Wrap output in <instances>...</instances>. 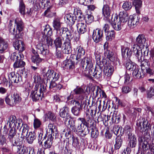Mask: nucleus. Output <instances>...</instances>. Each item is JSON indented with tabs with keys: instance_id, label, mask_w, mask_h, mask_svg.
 <instances>
[{
	"instance_id": "56",
	"label": "nucleus",
	"mask_w": 154,
	"mask_h": 154,
	"mask_svg": "<svg viewBox=\"0 0 154 154\" xmlns=\"http://www.w3.org/2000/svg\"><path fill=\"white\" fill-rule=\"evenodd\" d=\"M16 131H15V128H11L10 130L8 133V140H10L11 141L12 140L13 138L15 137Z\"/></svg>"
},
{
	"instance_id": "30",
	"label": "nucleus",
	"mask_w": 154,
	"mask_h": 154,
	"mask_svg": "<svg viewBox=\"0 0 154 154\" xmlns=\"http://www.w3.org/2000/svg\"><path fill=\"white\" fill-rule=\"evenodd\" d=\"M43 96L35 89L34 90L31 91L30 94V97L31 98L32 100L35 102L38 101L39 99H42Z\"/></svg>"
},
{
	"instance_id": "44",
	"label": "nucleus",
	"mask_w": 154,
	"mask_h": 154,
	"mask_svg": "<svg viewBox=\"0 0 154 154\" xmlns=\"http://www.w3.org/2000/svg\"><path fill=\"white\" fill-rule=\"evenodd\" d=\"M118 19V17H115L114 19V21L112 23V25L113 28L116 30H119L121 29L122 26H123L122 23L119 21L116 23V20Z\"/></svg>"
},
{
	"instance_id": "35",
	"label": "nucleus",
	"mask_w": 154,
	"mask_h": 154,
	"mask_svg": "<svg viewBox=\"0 0 154 154\" xmlns=\"http://www.w3.org/2000/svg\"><path fill=\"white\" fill-rule=\"evenodd\" d=\"M27 142L29 144H32L36 138V134L34 131H30L25 137Z\"/></svg>"
},
{
	"instance_id": "55",
	"label": "nucleus",
	"mask_w": 154,
	"mask_h": 154,
	"mask_svg": "<svg viewBox=\"0 0 154 154\" xmlns=\"http://www.w3.org/2000/svg\"><path fill=\"white\" fill-rule=\"evenodd\" d=\"M91 137L94 138H97L99 135V132L98 129L95 127H92L91 128Z\"/></svg>"
},
{
	"instance_id": "63",
	"label": "nucleus",
	"mask_w": 154,
	"mask_h": 154,
	"mask_svg": "<svg viewBox=\"0 0 154 154\" xmlns=\"http://www.w3.org/2000/svg\"><path fill=\"white\" fill-rule=\"evenodd\" d=\"M55 13L52 12L50 10V8H48L44 12L45 15L47 17H51L54 16Z\"/></svg>"
},
{
	"instance_id": "38",
	"label": "nucleus",
	"mask_w": 154,
	"mask_h": 154,
	"mask_svg": "<svg viewBox=\"0 0 154 154\" xmlns=\"http://www.w3.org/2000/svg\"><path fill=\"white\" fill-rule=\"evenodd\" d=\"M69 108L67 106L65 105L64 107L61 109L60 110L59 113L60 116L63 118L69 117Z\"/></svg>"
},
{
	"instance_id": "2",
	"label": "nucleus",
	"mask_w": 154,
	"mask_h": 154,
	"mask_svg": "<svg viewBox=\"0 0 154 154\" xmlns=\"http://www.w3.org/2000/svg\"><path fill=\"white\" fill-rule=\"evenodd\" d=\"M83 68L85 67L83 73L90 79H101L102 78V70L98 68L97 70L94 69L91 60L88 57L83 59L81 61Z\"/></svg>"
},
{
	"instance_id": "42",
	"label": "nucleus",
	"mask_w": 154,
	"mask_h": 154,
	"mask_svg": "<svg viewBox=\"0 0 154 154\" xmlns=\"http://www.w3.org/2000/svg\"><path fill=\"white\" fill-rule=\"evenodd\" d=\"M62 23L60 22V19L58 18H54L52 22V25L54 29L56 31L61 27Z\"/></svg>"
},
{
	"instance_id": "20",
	"label": "nucleus",
	"mask_w": 154,
	"mask_h": 154,
	"mask_svg": "<svg viewBox=\"0 0 154 154\" xmlns=\"http://www.w3.org/2000/svg\"><path fill=\"white\" fill-rule=\"evenodd\" d=\"M108 45V43L106 42L103 45L104 49L106 53L107 54V58L111 61L113 62L115 59V56L114 53L111 51L109 50L107 47Z\"/></svg>"
},
{
	"instance_id": "47",
	"label": "nucleus",
	"mask_w": 154,
	"mask_h": 154,
	"mask_svg": "<svg viewBox=\"0 0 154 154\" xmlns=\"http://www.w3.org/2000/svg\"><path fill=\"white\" fill-rule=\"evenodd\" d=\"M25 5L23 0H20L19 5V11L21 15L24 17L25 15Z\"/></svg>"
},
{
	"instance_id": "17",
	"label": "nucleus",
	"mask_w": 154,
	"mask_h": 154,
	"mask_svg": "<svg viewBox=\"0 0 154 154\" xmlns=\"http://www.w3.org/2000/svg\"><path fill=\"white\" fill-rule=\"evenodd\" d=\"M9 31L11 34L13 35L14 38H22L23 35V32H19L17 29L16 31L15 27L13 26L11 24L9 25Z\"/></svg>"
},
{
	"instance_id": "57",
	"label": "nucleus",
	"mask_w": 154,
	"mask_h": 154,
	"mask_svg": "<svg viewBox=\"0 0 154 154\" xmlns=\"http://www.w3.org/2000/svg\"><path fill=\"white\" fill-rule=\"evenodd\" d=\"M72 140V145L75 148H79V141L77 137L73 136L71 139Z\"/></svg>"
},
{
	"instance_id": "40",
	"label": "nucleus",
	"mask_w": 154,
	"mask_h": 154,
	"mask_svg": "<svg viewBox=\"0 0 154 154\" xmlns=\"http://www.w3.org/2000/svg\"><path fill=\"white\" fill-rule=\"evenodd\" d=\"M66 19L68 20L70 24L73 25L76 20H77V17H75L74 12L73 14H69L66 15Z\"/></svg>"
},
{
	"instance_id": "49",
	"label": "nucleus",
	"mask_w": 154,
	"mask_h": 154,
	"mask_svg": "<svg viewBox=\"0 0 154 154\" xmlns=\"http://www.w3.org/2000/svg\"><path fill=\"white\" fill-rule=\"evenodd\" d=\"M45 69L44 68L42 69V74L43 76L44 77L45 76L47 78V80H48L52 77L54 71L52 69H49L46 72H44Z\"/></svg>"
},
{
	"instance_id": "32",
	"label": "nucleus",
	"mask_w": 154,
	"mask_h": 154,
	"mask_svg": "<svg viewBox=\"0 0 154 154\" xmlns=\"http://www.w3.org/2000/svg\"><path fill=\"white\" fill-rule=\"evenodd\" d=\"M114 71V67L109 63L104 68L103 72L105 75L109 77L112 75Z\"/></svg>"
},
{
	"instance_id": "64",
	"label": "nucleus",
	"mask_w": 154,
	"mask_h": 154,
	"mask_svg": "<svg viewBox=\"0 0 154 154\" xmlns=\"http://www.w3.org/2000/svg\"><path fill=\"white\" fill-rule=\"evenodd\" d=\"M94 16L91 14H86L85 15V19L88 23H91L94 20Z\"/></svg>"
},
{
	"instance_id": "12",
	"label": "nucleus",
	"mask_w": 154,
	"mask_h": 154,
	"mask_svg": "<svg viewBox=\"0 0 154 154\" xmlns=\"http://www.w3.org/2000/svg\"><path fill=\"white\" fill-rule=\"evenodd\" d=\"M8 77L10 82L11 83H18L22 81L21 76L19 73H15L14 72H11Z\"/></svg>"
},
{
	"instance_id": "58",
	"label": "nucleus",
	"mask_w": 154,
	"mask_h": 154,
	"mask_svg": "<svg viewBox=\"0 0 154 154\" xmlns=\"http://www.w3.org/2000/svg\"><path fill=\"white\" fill-rule=\"evenodd\" d=\"M48 128L49 130L50 133H51L49 134H52V136H54V133L57 131L56 126L53 124H49L48 125Z\"/></svg>"
},
{
	"instance_id": "1",
	"label": "nucleus",
	"mask_w": 154,
	"mask_h": 154,
	"mask_svg": "<svg viewBox=\"0 0 154 154\" xmlns=\"http://www.w3.org/2000/svg\"><path fill=\"white\" fill-rule=\"evenodd\" d=\"M42 35L41 38V43L38 44L36 48L40 52V54L45 57L49 58V50L47 48L48 47L53 48V40L51 37L53 35L52 28L49 25L46 26L44 30L42 32Z\"/></svg>"
},
{
	"instance_id": "26",
	"label": "nucleus",
	"mask_w": 154,
	"mask_h": 154,
	"mask_svg": "<svg viewBox=\"0 0 154 154\" xmlns=\"http://www.w3.org/2000/svg\"><path fill=\"white\" fill-rule=\"evenodd\" d=\"M44 1H45V0H31L30 2L35 8L37 9L45 7L46 4L44 3Z\"/></svg>"
},
{
	"instance_id": "15",
	"label": "nucleus",
	"mask_w": 154,
	"mask_h": 154,
	"mask_svg": "<svg viewBox=\"0 0 154 154\" xmlns=\"http://www.w3.org/2000/svg\"><path fill=\"white\" fill-rule=\"evenodd\" d=\"M57 32V36H58L62 38V35L65 33L66 34V35L65 37V40H66V37L67 35H71V39L72 38V34L71 33V31L69 30L67 28L60 27L57 30H56Z\"/></svg>"
},
{
	"instance_id": "8",
	"label": "nucleus",
	"mask_w": 154,
	"mask_h": 154,
	"mask_svg": "<svg viewBox=\"0 0 154 154\" xmlns=\"http://www.w3.org/2000/svg\"><path fill=\"white\" fill-rule=\"evenodd\" d=\"M72 91L74 95H77L75 98L77 100L82 101L87 97L85 90L80 87H77Z\"/></svg>"
},
{
	"instance_id": "10",
	"label": "nucleus",
	"mask_w": 154,
	"mask_h": 154,
	"mask_svg": "<svg viewBox=\"0 0 154 154\" xmlns=\"http://www.w3.org/2000/svg\"><path fill=\"white\" fill-rule=\"evenodd\" d=\"M86 116L85 118H82L84 123V125H85L86 127L90 128L94 127L96 125V121L92 117L89 116L88 113H86Z\"/></svg>"
},
{
	"instance_id": "14",
	"label": "nucleus",
	"mask_w": 154,
	"mask_h": 154,
	"mask_svg": "<svg viewBox=\"0 0 154 154\" xmlns=\"http://www.w3.org/2000/svg\"><path fill=\"white\" fill-rule=\"evenodd\" d=\"M65 56L66 57V59L63 62V66L65 69L72 70L75 68V62L71 60L67 59L68 56Z\"/></svg>"
},
{
	"instance_id": "23",
	"label": "nucleus",
	"mask_w": 154,
	"mask_h": 154,
	"mask_svg": "<svg viewBox=\"0 0 154 154\" xmlns=\"http://www.w3.org/2000/svg\"><path fill=\"white\" fill-rule=\"evenodd\" d=\"M15 27L20 32H23L24 24L22 20L20 18H17L15 20Z\"/></svg>"
},
{
	"instance_id": "53",
	"label": "nucleus",
	"mask_w": 154,
	"mask_h": 154,
	"mask_svg": "<svg viewBox=\"0 0 154 154\" xmlns=\"http://www.w3.org/2000/svg\"><path fill=\"white\" fill-rule=\"evenodd\" d=\"M11 96L9 93H7L6 96L5 98V101L6 103L9 105L11 106H14L15 104L14 103L12 98L11 97Z\"/></svg>"
},
{
	"instance_id": "29",
	"label": "nucleus",
	"mask_w": 154,
	"mask_h": 154,
	"mask_svg": "<svg viewBox=\"0 0 154 154\" xmlns=\"http://www.w3.org/2000/svg\"><path fill=\"white\" fill-rule=\"evenodd\" d=\"M124 66H125L126 69L128 70L132 71L134 69L136 68V64L132 63L130 59H127L124 60Z\"/></svg>"
},
{
	"instance_id": "62",
	"label": "nucleus",
	"mask_w": 154,
	"mask_h": 154,
	"mask_svg": "<svg viewBox=\"0 0 154 154\" xmlns=\"http://www.w3.org/2000/svg\"><path fill=\"white\" fill-rule=\"evenodd\" d=\"M41 122L38 119L35 118L33 122V126L35 129H36L40 127Z\"/></svg>"
},
{
	"instance_id": "5",
	"label": "nucleus",
	"mask_w": 154,
	"mask_h": 154,
	"mask_svg": "<svg viewBox=\"0 0 154 154\" xmlns=\"http://www.w3.org/2000/svg\"><path fill=\"white\" fill-rule=\"evenodd\" d=\"M112 8L111 6L107 4L104 5L102 8V14L106 19L110 21L112 18Z\"/></svg>"
},
{
	"instance_id": "9",
	"label": "nucleus",
	"mask_w": 154,
	"mask_h": 154,
	"mask_svg": "<svg viewBox=\"0 0 154 154\" xmlns=\"http://www.w3.org/2000/svg\"><path fill=\"white\" fill-rule=\"evenodd\" d=\"M71 35H67L63 44L65 45V48L62 51L63 53L67 55H69L71 52Z\"/></svg>"
},
{
	"instance_id": "61",
	"label": "nucleus",
	"mask_w": 154,
	"mask_h": 154,
	"mask_svg": "<svg viewBox=\"0 0 154 154\" xmlns=\"http://www.w3.org/2000/svg\"><path fill=\"white\" fill-rule=\"evenodd\" d=\"M55 54V57L57 58L62 59L64 57V54L62 53L61 51L59 50L58 49H56Z\"/></svg>"
},
{
	"instance_id": "41",
	"label": "nucleus",
	"mask_w": 154,
	"mask_h": 154,
	"mask_svg": "<svg viewBox=\"0 0 154 154\" xmlns=\"http://www.w3.org/2000/svg\"><path fill=\"white\" fill-rule=\"evenodd\" d=\"M11 97L13 98L12 100H13L15 105L19 103L21 100V98L19 94L16 92H14V94L11 95Z\"/></svg>"
},
{
	"instance_id": "36",
	"label": "nucleus",
	"mask_w": 154,
	"mask_h": 154,
	"mask_svg": "<svg viewBox=\"0 0 154 154\" xmlns=\"http://www.w3.org/2000/svg\"><path fill=\"white\" fill-rule=\"evenodd\" d=\"M133 5L135 7L137 14H140V9L142 5V1L141 0H132Z\"/></svg>"
},
{
	"instance_id": "54",
	"label": "nucleus",
	"mask_w": 154,
	"mask_h": 154,
	"mask_svg": "<svg viewBox=\"0 0 154 154\" xmlns=\"http://www.w3.org/2000/svg\"><path fill=\"white\" fill-rule=\"evenodd\" d=\"M74 13L75 17H77V20H78L79 21H82L83 20L85 19V16H83L81 10L75 11Z\"/></svg>"
},
{
	"instance_id": "28",
	"label": "nucleus",
	"mask_w": 154,
	"mask_h": 154,
	"mask_svg": "<svg viewBox=\"0 0 154 154\" xmlns=\"http://www.w3.org/2000/svg\"><path fill=\"white\" fill-rule=\"evenodd\" d=\"M76 26L79 34H84L87 31L88 27L85 23L79 22L77 24Z\"/></svg>"
},
{
	"instance_id": "46",
	"label": "nucleus",
	"mask_w": 154,
	"mask_h": 154,
	"mask_svg": "<svg viewBox=\"0 0 154 154\" xmlns=\"http://www.w3.org/2000/svg\"><path fill=\"white\" fill-rule=\"evenodd\" d=\"M106 42H111L115 37V33L113 30L109 31L106 34Z\"/></svg>"
},
{
	"instance_id": "52",
	"label": "nucleus",
	"mask_w": 154,
	"mask_h": 154,
	"mask_svg": "<svg viewBox=\"0 0 154 154\" xmlns=\"http://www.w3.org/2000/svg\"><path fill=\"white\" fill-rule=\"evenodd\" d=\"M97 66H99V69L102 70L103 67L104 68L106 66H107L109 63V62L107 61V60L105 59H103L101 61H99V62H97Z\"/></svg>"
},
{
	"instance_id": "60",
	"label": "nucleus",
	"mask_w": 154,
	"mask_h": 154,
	"mask_svg": "<svg viewBox=\"0 0 154 154\" xmlns=\"http://www.w3.org/2000/svg\"><path fill=\"white\" fill-rule=\"evenodd\" d=\"M46 118L49 119L53 122L55 121L56 120V117L54 114L51 112H49L46 115Z\"/></svg>"
},
{
	"instance_id": "19",
	"label": "nucleus",
	"mask_w": 154,
	"mask_h": 154,
	"mask_svg": "<svg viewBox=\"0 0 154 154\" xmlns=\"http://www.w3.org/2000/svg\"><path fill=\"white\" fill-rule=\"evenodd\" d=\"M144 35L143 34H140L136 38V45L140 47H143L147 44Z\"/></svg>"
},
{
	"instance_id": "24",
	"label": "nucleus",
	"mask_w": 154,
	"mask_h": 154,
	"mask_svg": "<svg viewBox=\"0 0 154 154\" xmlns=\"http://www.w3.org/2000/svg\"><path fill=\"white\" fill-rule=\"evenodd\" d=\"M119 21L124 25L128 20L129 17L126 11H123L120 12L119 14Z\"/></svg>"
},
{
	"instance_id": "37",
	"label": "nucleus",
	"mask_w": 154,
	"mask_h": 154,
	"mask_svg": "<svg viewBox=\"0 0 154 154\" xmlns=\"http://www.w3.org/2000/svg\"><path fill=\"white\" fill-rule=\"evenodd\" d=\"M63 39V37L56 36V38L54 40V47H55L56 49L61 48Z\"/></svg>"
},
{
	"instance_id": "50",
	"label": "nucleus",
	"mask_w": 154,
	"mask_h": 154,
	"mask_svg": "<svg viewBox=\"0 0 154 154\" xmlns=\"http://www.w3.org/2000/svg\"><path fill=\"white\" fill-rule=\"evenodd\" d=\"M25 65V63L23 61L21 58H20L15 62L14 63L13 66L14 68H22Z\"/></svg>"
},
{
	"instance_id": "48",
	"label": "nucleus",
	"mask_w": 154,
	"mask_h": 154,
	"mask_svg": "<svg viewBox=\"0 0 154 154\" xmlns=\"http://www.w3.org/2000/svg\"><path fill=\"white\" fill-rule=\"evenodd\" d=\"M8 46V42L5 40L0 44V53L3 54L5 53L7 50Z\"/></svg>"
},
{
	"instance_id": "7",
	"label": "nucleus",
	"mask_w": 154,
	"mask_h": 154,
	"mask_svg": "<svg viewBox=\"0 0 154 154\" xmlns=\"http://www.w3.org/2000/svg\"><path fill=\"white\" fill-rule=\"evenodd\" d=\"M140 14H134L130 16L128 21V24L131 28H133L138 25L140 20Z\"/></svg>"
},
{
	"instance_id": "16",
	"label": "nucleus",
	"mask_w": 154,
	"mask_h": 154,
	"mask_svg": "<svg viewBox=\"0 0 154 154\" xmlns=\"http://www.w3.org/2000/svg\"><path fill=\"white\" fill-rule=\"evenodd\" d=\"M82 104L80 103L77 105L74 106L71 109L72 113L75 116H79L82 110Z\"/></svg>"
},
{
	"instance_id": "27",
	"label": "nucleus",
	"mask_w": 154,
	"mask_h": 154,
	"mask_svg": "<svg viewBox=\"0 0 154 154\" xmlns=\"http://www.w3.org/2000/svg\"><path fill=\"white\" fill-rule=\"evenodd\" d=\"M132 75L134 77L137 79H141L143 78L145 74L144 72H141V70L140 71V68L137 66H136V68L134 69L133 70Z\"/></svg>"
},
{
	"instance_id": "51",
	"label": "nucleus",
	"mask_w": 154,
	"mask_h": 154,
	"mask_svg": "<svg viewBox=\"0 0 154 154\" xmlns=\"http://www.w3.org/2000/svg\"><path fill=\"white\" fill-rule=\"evenodd\" d=\"M31 59L32 62L36 64L37 66H39L43 60V59L41 58L39 56L38 57H32Z\"/></svg>"
},
{
	"instance_id": "33",
	"label": "nucleus",
	"mask_w": 154,
	"mask_h": 154,
	"mask_svg": "<svg viewBox=\"0 0 154 154\" xmlns=\"http://www.w3.org/2000/svg\"><path fill=\"white\" fill-rule=\"evenodd\" d=\"M122 117V116L121 113H118L117 111H115L111 118V121L112 124L114 123H119Z\"/></svg>"
},
{
	"instance_id": "22",
	"label": "nucleus",
	"mask_w": 154,
	"mask_h": 154,
	"mask_svg": "<svg viewBox=\"0 0 154 154\" xmlns=\"http://www.w3.org/2000/svg\"><path fill=\"white\" fill-rule=\"evenodd\" d=\"M47 85L45 83L36 84L34 89L43 96L44 94L46 91Z\"/></svg>"
},
{
	"instance_id": "25",
	"label": "nucleus",
	"mask_w": 154,
	"mask_h": 154,
	"mask_svg": "<svg viewBox=\"0 0 154 154\" xmlns=\"http://www.w3.org/2000/svg\"><path fill=\"white\" fill-rule=\"evenodd\" d=\"M133 127L130 124H127L123 128V132L125 134L127 138L135 135L133 133Z\"/></svg>"
},
{
	"instance_id": "6",
	"label": "nucleus",
	"mask_w": 154,
	"mask_h": 154,
	"mask_svg": "<svg viewBox=\"0 0 154 154\" xmlns=\"http://www.w3.org/2000/svg\"><path fill=\"white\" fill-rule=\"evenodd\" d=\"M139 63H141V71L145 73H147L150 75L152 74L153 72L150 68V63L148 60L146 59L143 60L142 59V61Z\"/></svg>"
},
{
	"instance_id": "21",
	"label": "nucleus",
	"mask_w": 154,
	"mask_h": 154,
	"mask_svg": "<svg viewBox=\"0 0 154 154\" xmlns=\"http://www.w3.org/2000/svg\"><path fill=\"white\" fill-rule=\"evenodd\" d=\"M53 139L54 137L52 135L49 134L47 140L44 142L42 147L43 149L45 150L46 149L51 148L52 145Z\"/></svg>"
},
{
	"instance_id": "59",
	"label": "nucleus",
	"mask_w": 154,
	"mask_h": 154,
	"mask_svg": "<svg viewBox=\"0 0 154 154\" xmlns=\"http://www.w3.org/2000/svg\"><path fill=\"white\" fill-rule=\"evenodd\" d=\"M90 128L88 127H86L83 128L81 131H79L80 133L82 135V137H85V136L89 134L90 131Z\"/></svg>"
},
{
	"instance_id": "13",
	"label": "nucleus",
	"mask_w": 154,
	"mask_h": 154,
	"mask_svg": "<svg viewBox=\"0 0 154 154\" xmlns=\"http://www.w3.org/2000/svg\"><path fill=\"white\" fill-rule=\"evenodd\" d=\"M141 48H142L135 45H134L132 47V51L134 54L137 57L139 63L142 61L143 53Z\"/></svg>"
},
{
	"instance_id": "11",
	"label": "nucleus",
	"mask_w": 154,
	"mask_h": 154,
	"mask_svg": "<svg viewBox=\"0 0 154 154\" xmlns=\"http://www.w3.org/2000/svg\"><path fill=\"white\" fill-rule=\"evenodd\" d=\"M121 51L122 57L123 60L130 59L132 51L128 47L121 46Z\"/></svg>"
},
{
	"instance_id": "18",
	"label": "nucleus",
	"mask_w": 154,
	"mask_h": 154,
	"mask_svg": "<svg viewBox=\"0 0 154 154\" xmlns=\"http://www.w3.org/2000/svg\"><path fill=\"white\" fill-rule=\"evenodd\" d=\"M13 46L16 50L22 52L24 50L25 45L23 42L20 40L16 39L13 43Z\"/></svg>"
},
{
	"instance_id": "43",
	"label": "nucleus",
	"mask_w": 154,
	"mask_h": 154,
	"mask_svg": "<svg viewBox=\"0 0 154 154\" xmlns=\"http://www.w3.org/2000/svg\"><path fill=\"white\" fill-rule=\"evenodd\" d=\"M77 121L78 122L77 123V126L76 128V132H79V131H81L83 128H84V127L85 125H84V123L82 118H79L77 119Z\"/></svg>"
},
{
	"instance_id": "4",
	"label": "nucleus",
	"mask_w": 154,
	"mask_h": 154,
	"mask_svg": "<svg viewBox=\"0 0 154 154\" xmlns=\"http://www.w3.org/2000/svg\"><path fill=\"white\" fill-rule=\"evenodd\" d=\"M92 38L94 42L99 43L102 40L103 38V30L99 28L94 30Z\"/></svg>"
},
{
	"instance_id": "34",
	"label": "nucleus",
	"mask_w": 154,
	"mask_h": 154,
	"mask_svg": "<svg viewBox=\"0 0 154 154\" xmlns=\"http://www.w3.org/2000/svg\"><path fill=\"white\" fill-rule=\"evenodd\" d=\"M20 129H22V132L20 137L22 140H24L25 139V137L29 134L28 130L29 128L27 125H23V124L22 123Z\"/></svg>"
},
{
	"instance_id": "39",
	"label": "nucleus",
	"mask_w": 154,
	"mask_h": 154,
	"mask_svg": "<svg viewBox=\"0 0 154 154\" xmlns=\"http://www.w3.org/2000/svg\"><path fill=\"white\" fill-rule=\"evenodd\" d=\"M76 120L72 119H70L68 121L67 127L70 130L73 132H76V128L75 126Z\"/></svg>"
},
{
	"instance_id": "3",
	"label": "nucleus",
	"mask_w": 154,
	"mask_h": 154,
	"mask_svg": "<svg viewBox=\"0 0 154 154\" xmlns=\"http://www.w3.org/2000/svg\"><path fill=\"white\" fill-rule=\"evenodd\" d=\"M135 128L136 133L138 135H140V133L145 132L144 137V142L146 143H149L151 137L149 134V131L151 129V126L150 123L146 119L143 117H140L138 119Z\"/></svg>"
},
{
	"instance_id": "45",
	"label": "nucleus",
	"mask_w": 154,
	"mask_h": 154,
	"mask_svg": "<svg viewBox=\"0 0 154 154\" xmlns=\"http://www.w3.org/2000/svg\"><path fill=\"white\" fill-rule=\"evenodd\" d=\"M115 142L114 145L115 148L117 149H119L123 143V140L121 136H117L115 139Z\"/></svg>"
},
{
	"instance_id": "31",
	"label": "nucleus",
	"mask_w": 154,
	"mask_h": 154,
	"mask_svg": "<svg viewBox=\"0 0 154 154\" xmlns=\"http://www.w3.org/2000/svg\"><path fill=\"white\" fill-rule=\"evenodd\" d=\"M127 138L128 141V146L132 148L135 147L137 144V137L135 135H133L132 136Z\"/></svg>"
}]
</instances>
